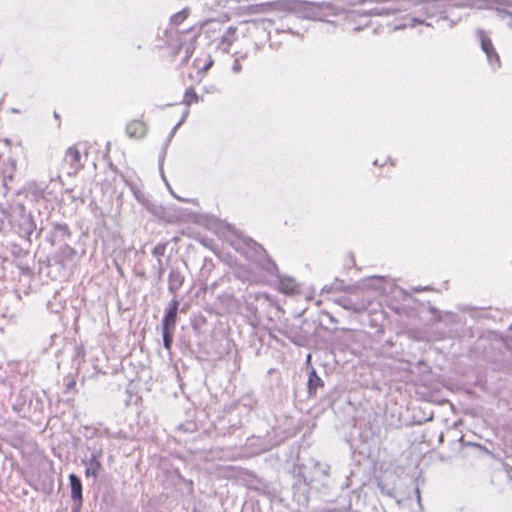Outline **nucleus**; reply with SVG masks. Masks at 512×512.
<instances>
[{"label": "nucleus", "mask_w": 512, "mask_h": 512, "mask_svg": "<svg viewBox=\"0 0 512 512\" xmlns=\"http://www.w3.org/2000/svg\"><path fill=\"white\" fill-rule=\"evenodd\" d=\"M477 35L480 40L481 48L484 51V53L486 54L488 62L493 67H499L500 66L499 56H498L496 50L494 49L490 38L487 36L485 31L481 30V29L477 30Z\"/></svg>", "instance_id": "1"}, {"label": "nucleus", "mask_w": 512, "mask_h": 512, "mask_svg": "<svg viewBox=\"0 0 512 512\" xmlns=\"http://www.w3.org/2000/svg\"><path fill=\"white\" fill-rule=\"evenodd\" d=\"M100 452H95L91 455V457L85 461L86 470L85 475L86 477H93L96 478L98 476V473L101 470V462H100Z\"/></svg>", "instance_id": "4"}, {"label": "nucleus", "mask_w": 512, "mask_h": 512, "mask_svg": "<svg viewBox=\"0 0 512 512\" xmlns=\"http://www.w3.org/2000/svg\"><path fill=\"white\" fill-rule=\"evenodd\" d=\"M303 8V15L307 18H317L324 14V11H331L332 14H335L334 8L330 3H312V2H304L300 4Z\"/></svg>", "instance_id": "2"}, {"label": "nucleus", "mask_w": 512, "mask_h": 512, "mask_svg": "<svg viewBox=\"0 0 512 512\" xmlns=\"http://www.w3.org/2000/svg\"><path fill=\"white\" fill-rule=\"evenodd\" d=\"M188 16V9H183L181 12L173 15L171 17V21L172 23H174L175 25H178L180 24L184 19H186Z\"/></svg>", "instance_id": "14"}, {"label": "nucleus", "mask_w": 512, "mask_h": 512, "mask_svg": "<svg viewBox=\"0 0 512 512\" xmlns=\"http://www.w3.org/2000/svg\"><path fill=\"white\" fill-rule=\"evenodd\" d=\"M80 506H76V509L73 512H78Z\"/></svg>", "instance_id": "23"}, {"label": "nucleus", "mask_w": 512, "mask_h": 512, "mask_svg": "<svg viewBox=\"0 0 512 512\" xmlns=\"http://www.w3.org/2000/svg\"><path fill=\"white\" fill-rule=\"evenodd\" d=\"M189 114V110L187 109L181 119V121L179 123L176 124V126L174 127L173 131H175L184 121V119L187 117V115Z\"/></svg>", "instance_id": "20"}, {"label": "nucleus", "mask_w": 512, "mask_h": 512, "mask_svg": "<svg viewBox=\"0 0 512 512\" xmlns=\"http://www.w3.org/2000/svg\"><path fill=\"white\" fill-rule=\"evenodd\" d=\"M495 13L498 18L512 28V4L508 5L507 8L496 9Z\"/></svg>", "instance_id": "9"}, {"label": "nucleus", "mask_w": 512, "mask_h": 512, "mask_svg": "<svg viewBox=\"0 0 512 512\" xmlns=\"http://www.w3.org/2000/svg\"><path fill=\"white\" fill-rule=\"evenodd\" d=\"M380 279H381V277H376V276L375 277H371L369 279L363 280V284L362 285H363V287H365L367 289L380 290V288L373 283V281L380 280Z\"/></svg>", "instance_id": "15"}, {"label": "nucleus", "mask_w": 512, "mask_h": 512, "mask_svg": "<svg viewBox=\"0 0 512 512\" xmlns=\"http://www.w3.org/2000/svg\"><path fill=\"white\" fill-rule=\"evenodd\" d=\"M179 303L172 300L166 308L165 317L162 320V330L174 331L176 325L177 311Z\"/></svg>", "instance_id": "3"}, {"label": "nucleus", "mask_w": 512, "mask_h": 512, "mask_svg": "<svg viewBox=\"0 0 512 512\" xmlns=\"http://www.w3.org/2000/svg\"><path fill=\"white\" fill-rule=\"evenodd\" d=\"M323 386L322 379L317 375L316 371L313 369L309 375L308 379V389L310 394H315L318 387Z\"/></svg>", "instance_id": "8"}, {"label": "nucleus", "mask_w": 512, "mask_h": 512, "mask_svg": "<svg viewBox=\"0 0 512 512\" xmlns=\"http://www.w3.org/2000/svg\"><path fill=\"white\" fill-rule=\"evenodd\" d=\"M126 131L130 137H142L146 133V126L141 121H132L127 125Z\"/></svg>", "instance_id": "7"}, {"label": "nucleus", "mask_w": 512, "mask_h": 512, "mask_svg": "<svg viewBox=\"0 0 512 512\" xmlns=\"http://www.w3.org/2000/svg\"><path fill=\"white\" fill-rule=\"evenodd\" d=\"M271 5V11L279 12H290L296 9L297 2L291 0H278L269 2Z\"/></svg>", "instance_id": "6"}, {"label": "nucleus", "mask_w": 512, "mask_h": 512, "mask_svg": "<svg viewBox=\"0 0 512 512\" xmlns=\"http://www.w3.org/2000/svg\"><path fill=\"white\" fill-rule=\"evenodd\" d=\"M196 100H197L196 93L192 89L187 90L185 93V103L187 105H190L192 101H196Z\"/></svg>", "instance_id": "17"}, {"label": "nucleus", "mask_w": 512, "mask_h": 512, "mask_svg": "<svg viewBox=\"0 0 512 512\" xmlns=\"http://www.w3.org/2000/svg\"><path fill=\"white\" fill-rule=\"evenodd\" d=\"M69 481L71 486V498L74 502H78V506H80L82 501L81 481L75 474L69 475Z\"/></svg>", "instance_id": "5"}, {"label": "nucleus", "mask_w": 512, "mask_h": 512, "mask_svg": "<svg viewBox=\"0 0 512 512\" xmlns=\"http://www.w3.org/2000/svg\"><path fill=\"white\" fill-rule=\"evenodd\" d=\"M416 24H424V22L419 20V19H417V18H412L410 20V23L408 24V26L414 27ZM404 27H407V25L406 24L399 25V26H396L395 29H401V28H404Z\"/></svg>", "instance_id": "18"}, {"label": "nucleus", "mask_w": 512, "mask_h": 512, "mask_svg": "<svg viewBox=\"0 0 512 512\" xmlns=\"http://www.w3.org/2000/svg\"><path fill=\"white\" fill-rule=\"evenodd\" d=\"M232 70H233V72H235V73L240 72V70H241V65H240V63H239L238 61H235L234 65H233V67H232Z\"/></svg>", "instance_id": "19"}, {"label": "nucleus", "mask_w": 512, "mask_h": 512, "mask_svg": "<svg viewBox=\"0 0 512 512\" xmlns=\"http://www.w3.org/2000/svg\"><path fill=\"white\" fill-rule=\"evenodd\" d=\"M280 290L286 294H293L298 291V285L293 279H283L280 281Z\"/></svg>", "instance_id": "10"}, {"label": "nucleus", "mask_w": 512, "mask_h": 512, "mask_svg": "<svg viewBox=\"0 0 512 512\" xmlns=\"http://www.w3.org/2000/svg\"><path fill=\"white\" fill-rule=\"evenodd\" d=\"M250 14H261L271 12V5L269 2L251 5L248 7Z\"/></svg>", "instance_id": "11"}, {"label": "nucleus", "mask_w": 512, "mask_h": 512, "mask_svg": "<svg viewBox=\"0 0 512 512\" xmlns=\"http://www.w3.org/2000/svg\"><path fill=\"white\" fill-rule=\"evenodd\" d=\"M193 50H194V47H193V46H188V47H187L186 52H187L188 56H190V55L193 53Z\"/></svg>", "instance_id": "21"}, {"label": "nucleus", "mask_w": 512, "mask_h": 512, "mask_svg": "<svg viewBox=\"0 0 512 512\" xmlns=\"http://www.w3.org/2000/svg\"><path fill=\"white\" fill-rule=\"evenodd\" d=\"M66 158L71 163H79L81 159L80 151L76 147H70L67 150Z\"/></svg>", "instance_id": "12"}, {"label": "nucleus", "mask_w": 512, "mask_h": 512, "mask_svg": "<svg viewBox=\"0 0 512 512\" xmlns=\"http://www.w3.org/2000/svg\"><path fill=\"white\" fill-rule=\"evenodd\" d=\"M364 1H365V0H352L350 3H351L352 5H355V4H357V3H362V2H364Z\"/></svg>", "instance_id": "22"}, {"label": "nucleus", "mask_w": 512, "mask_h": 512, "mask_svg": "<svg viewBox=\"0 0 512 512\" xmlns=\"http://www.w3.org/2000/svg\"><path fill=\"white\" fill-rule=\"evenodd\" d=\"M172 334H173V331L162 330L163 343H164L165 349H167V350H170L171 346H172V342H173V335Z\"/></svg>", "instance_id": "13"}, {"label": "nucleus", "mask_w": 512, "mask_h": 512, "mask_svg": "<svg viewBox=\"0 0 512 512\" xmlns=\"http://www.w3.org/2000/svg\"><path fill=\"white\" fill-rule=\"evenodd\" d=\"M236 30L232 27H229L226 33L223 35L222 41L227 44H231L233 41V36L235 34Z\"/></svg>", "instance_id": "16"}]
</instances>
